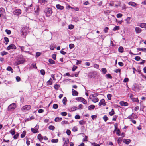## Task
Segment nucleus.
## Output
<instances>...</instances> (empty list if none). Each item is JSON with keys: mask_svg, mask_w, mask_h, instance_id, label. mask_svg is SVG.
<instances>
[{"mask_svg": "<svg viewBox=\"0 0 146 146\" xmlns=\"http://www.w3.org/2000/svg\"><path fill=\"white\" fill-rule=\"evenodd\" d=\"M44 12L46 16L47 17H49L51 16L52 13L51 8L48 7L45 9Z\"/></svg>", "mask_w": 146, "mask_h": 146, "instance_id": "f257e3e1", "label": "nucleus"}, {"mask_svg": "<svg viewBox=\"0 0 146 146\" xmlns=\"http://www.w3.org/2000/svg\"><path fill=\"white\" fill-rule=\"evenodd\" d=\"M25 61V59L22 56L18 57L16 62L17 65L23 63Z\"/></svg>", "mask_w": 146, "mask_h": 146, "instance_id": "f03ea898", "label": "nucleus"}, {"mask_svg": "<svg viewBox=\"0 0 146 146\" xmlns=\"http://www.w3.org/2000/svg\"><path fill=\"white\" fill-rule=\"evenodd\" d=\"M96 96V95L95 94L91 95L90 96L89 98L92 100V101L93 102L96 103L99 101L98 98L95 97Z\"/></svg>", "mask_w": 146, "mask_h": 146, "instance_id": "7ed1b4c3", "label": "nucleus"}, {"mask_svg": "<svg viewBox=\"0 0 146 146\" xmlns=\"http://www.w3.org/2000/svg\"><path fill=\"white\" fill-rule=\"evenodd\" d=\"M27 29V27L23 28L21 30V35L22 36H26L28 34V32L26 31Z\"/></svg>", "mask_w": 146, "mask_h": 146, "instance_id": "20e7f679", "label": "nucleus"}, {"mask_svg": "<svg viewBox=\"0 0 146 146\" xmlns=\"http://www.w3.org/2000/svg\"><path fill=\"white\" fill-rule=\"evenodd\" d=\"M76 100L78 101H80L84 104H86L87 103V101L84 98L82 97H77L76 98Z\"/></svg>", "mask_w": 146, "mask_h": 146, "instance_id": "39448f33", "label": "nucleus"}, {"mask_svg": "<svg viewBox=\"0 0 146 146\" xmlns=\"http://www.w3.org/2000/svg\"><path fill=\"white\" fill-rule=\"evenodd\" d=\"M16 107V104L15 103H13L10 104L8 107V110L10 111L12 110H14Z\"/></svg>", "mask_w": 146, "mask_h": 146, "instance_id": "423d86ee", "label": "nucleus"}, {"mask_svg": "<svg viewBox=\"0 0 146 146\" xmlns=\"http://www.w3.org/2000/svg\"><path fill=\"white\" fill-rule=\"evenodd\" d=\"M13 14L15 15L19 16L21 13V10L19 9H18L15 10L13 12Z\"/></svg>", "mask_w": 146, "mask_h": 146, "instance_id": "0eeeda50", "label": "nucleus"}, {"mask_svg": "<svg viewBox=\"0 0 146 146\" xmlns=\"http://www.w3.org/2000/svg\"><path fill=\"white\" fill-rule=\"evenodd\" d=\"M31 106L30 105H25L22 108V110L24 111H26L30 110L31 108Z\"/></svg>", "mask_w": 146, "mask_h": 146, "instance_id": "6e6552de", "label": "nucleus"}, {"mask_svg": "<svg viewBox=\"0 0 146 146\" xmlns=\"http://www.w3.org/2000/svg\"><path fill=\"white\" fill-rule=\"evenodd\" d=\"M15 46L13 44H11L9 45L7 48V49L9 50L11 49H15L16 48Z\"/></svg>", "mask_w": 146, "mask_h": 146, "instance_id": "1a4fd4ad", "label": "nucleus"}, {"mask_svg": "<svg viewBox=\"0 0 146 146\" xmlns=\"http://www.w3.org/2000/svg\"><path fill=\"white\" fill-rule=\"evenodd\" d=\"M130 98L132 100L133 102H136L137 103H139V100H138L137 98H133L132 95L130 96Z\"/></svg>", "mask_w": 146, "mask_h": 146, "instance_id": "9d476101", "label": "nucleus"}, {"mask_svg": "<svg viewBox=\"0 0 146 146\" xmlns=\"http://www.w3.org/2000/svg\"><path fill=\"white\" fill-rule=\"evenodd\" d=\"M98 105L99 106H101V105L105 106L106 105V103L105 102V100L104 99H101L100 102L99 103Z\"/></svg>", "mask_w": 146, "mask_h": 146, "instance_id": "9b49d317", "label": "nucleus"}, {"mask_svg": "<svg viewBox=\"0 0 146 146\" xmlns=\"http://www.w3.org/2000/svg\"><path fill=\"white\" fill-rule=\"evenodd\" d=\"M131 141V140L129 139H124L123 140V142L127 144H128Z\"/></svg>", "mask_w": 146, "mask_h": 146, "instance_id": "f8f14e48", "label": "nucleus"}, {"mask_svg": "<svg viewBox=\"0 0 146 146\" xmlns=\"http://www.w3.org/2000/svg\"><path fill=\"white\" fill-rule=\"evenodd\" d=\"M135 31L136 33H140L141 31V29L139 27H136L135 28Z\"/></svg>", "mask_w": 146, "mask_h": 146, "instance_id": "ddd939ff", "label": "nucleus"}, {"mask_svg": "<svg viewBox=\"0 0 146 146\" xmlns=\"http://www.w3.org/2000/svg\"><path fill=\"white\" fill-rule=\"evenodd\" d=\"M120 104L122 106H126L128 105L127 103L123 101H121L120 102Z\"/></svg>", "mask_w": 146, "mask_h": 146, "instance_id": "4468645a", "label": "nucleus"}, {"mask_svg": "<svg viewBox=\"0 0 146 146\" xmlns=\"http://www.w3.org/2000/svg\"><path fill=\"white\" fill-rule=\"evenodd\" d=\"M128 4L133 7H135L137 5V4L133 2H130L128 3Z\"/></svg>", "mask_w": 146, "mask_h": 146, "instance_id": "2eb2a0df", "label": "nucleus"}, {"mask_svg": "<svg viewBox=\"0 0 146 146\" xmlns=\"http://www.w3.org/2000/svg\"><path fill=\"white\" fill-rule=\"evenodd\" d=\"M78 92L74 89H72V95L77 96L78 95Z\"/></svg>", "mask_w": 146, "mask_h": 146, "instance_id": "dca6fc26", "label": "nucleus"}, {"mask_svg": "<svg viewBox=\"0 0 146 146\" xmlns=\"http://www.w3.org/2000/svg\"><path fill=\"white\" fill-rule=\"evenodd\" d=\"M137 51H142L145 52H146V48H138L137 49Z\"/></svg>", "mask_w": 146, "mask_h": 146, "instance_id": "f3484780", "label": "nucleus"}, {"mask_svg": "<svg viewBox=\"0 0 146 146\" xmlns=\"http://www.w3.org/2000/svg\"><path fill=\"white\" fill-rule=\"evenodd\" d=\"M95 106L93 105H91L89 106L88 107L89 110H93L95 108Z\"/></svg>", "mask_w": 146, "mask_h": 146, "instance_id": "a211bd4d", "label": "nucleus"}, {"mask_svg": "<svg viewBox=\"0 0 146 146\" xmlns=\"http://www.w3.org/2000/svg\"><path fill=\"white\" fill-rule=\"evenodd\" d=\"M56 7L58 9L60 10H62L64 8V7L63 6H61L59 4L56 5Z\"/></svg>", "mask_w": 146, "mask_h": 146, "instance_id": "6ab92c4d", "label": "nucleus"}, {"mask_svg": "<svg viewBox=\"0 0 146 146\" xmlns=\"http://www.w3.org/2000/svg\"><path fill=\"white\" fill-rule=\"evenodd\" d=\"M37 138L40 141H42L43 140V137H42L41 135L40 134H39L38 135Z\"/></svg>", "mask_w": 146, "mask_h": 146, "instance_id": "aec40b11", "label": "nucleus"}, {"mask_svg": "<svg viewBox=\"0 0 146 146\" xmlns=\"http://www.w3.org/2000/svg\"><path fill=\"white\" fill-rule=\"evenodd\" d=\"M132 116H130L128 117V118L130 119V121H131L133 123L135 124L136 123V121L135 120L132 119L131 118Z\"/></svg>", "mask_w": 146, "mask_h": 146, "instance_id": "412c9836", "label": "nucleus"}, {"mask_svg": "<svg viewBox=\"0 0 146 146\" xmlns=\"http://www.w3.org/2000/svg\"><path fill=\"white\" fill-rule=\"evenodd\" d=\"M62 119L61 117L60 118V117H57L55 119L54 121L56 122H60L62 120Z\"/></svg>", "mask_w": 146, "mask_h": 146, "instance_id": "4be33fe9", "label": "nucleus"}, {"mask_svg": "<svg viewBox=\"0 0 146 146\" xmlns=\"http://www.w3.org/2000/svg\"><path fill=\"white\" fill-rule=\"evenodd\" d=\"M7 70L8 71H11L12 73L13 72V70L12 69V68L10 66H8L7 68Z\"/></svg>", "mask_w": 146, "mask_h": 146, "instance_id": "5701e85b", "label": "nucleus"}, {"mask_svg": "<svg viewBox=\"0 0 146 146\" xmlns=\"http://www.w3.org/2000/svg\"><path fill=\"white\" fill-rule=\"evenodd\" d=\"M131 19V17H128L125 19V21L127 24H129L130 23V21Z\"/></svg>", "mask_w": 146, "mask_h": 146, "instance_id": "b1692460", "label": "nucleus"}, {"mask_svg": "<svg viewBox=\"0 0 146 146\" xmlns=\"http://www.w3.org/2000/svg\"><path fill=\"white\" fill-rule=\"evenodd\" d=\"M141 28H146V24L144 23H141L139 25Z\"/></svg>", "mask_w": 146, "mask_h": 146, "instance_id": "393cba45", "label": "nucleus"}, {"mask_svg": "<svg viewBox=\"0 0 146 146\" xmlns=\"http://www.w3.org/2000/svg\"><path fill=\"white\" fill-rule=\"evenodd\" d=\"M51 78H50V80L47 82V85L49 86L52 84V82L51 80H52Z\"/></svg>", "mask_w": 146, "mask_h": 146, "instance_id": "a878e982", "label": "nucleus"}, {"mask_svg": "<svg viewBox=\"0 0 146 146\" xmlns=\"http://www.w3.org/2000/svg\"><path fill=\"white\" fill-rule=\"evenodd\" d=\"M48 61L49 63L51 64H54L55 63V62L52 60V59H49Z\"/></svg>", "mask_w": 146, "mask_h": 146, "instance_id": "bb28decb", "label": "nucleus"}, {"mask_svg": "<svg viewBox=\"0 0 146 146\" xmlns=\"http://www.w3.org/2000/svg\"><path fill=\"white\" fill-rule=\"evenodd\" d=\"M86 121H85L82 120L79 121V123L80 125H82L85 124L86 123Z\"/></svg>", "mask_w": 146, "mask_h": 146, "instance_id": "cd10ccee", "label": "nucleus"}, {"mask_svg": "<svg viewBox=\"0 0 146 146\" xmlns=\"http://www.w3.org/2000/svg\"><path fill=\"white\" fill-rule=\"evenodd\" d=\"M76 37H69V40L70 42H73V41L75 42V38Z\"/></svg>", "mask_w": 146, "mask_h": 146, "instance_id": "c85d7f7f", "label": "nucleus"}, {"mask_svg": "<svg viewBox=\"0 0 146 146\" xmlns=\"http://www.w3.org/2000/svg\"><path fill=\"white\" fill-rule=\"evenodd\" d=\"M123 48L122 46H121L119 47L118 49V51L119 52L122 53L123 52Z\"/></svg>", "mask_w": 146, "mask_h": 146, "instance_id": "c756f323", "label": "nucleus"}, {"mask_svg": "<svg viewBox=\"0 0 146 146\" xmlns=\"http://www.w3.org/2000/svg\"><path fill=\"white\" fill-rule=\"evenodd\" d=\"M115 113L114 112V110L113 109H112L111 111L109 112V114L110 116H112Z\"/></svg>", "mask_w": 146, "mask_h": 146, "instance_id": "7c9ffc66", "label": "nucleus"}, {"mask_svg": "<svg viewBox=\"0 0 146 146\" xmlns=\"http://www.w3.org/2000/svg\"><path fill=\"white\" fill-rule=\"evenodd\" d=\"M39 7H36V10H35V13L37 15H38L39 13Z\"/></svg>", "mask_w": 146, "mask_h": 146, "instance_id": "2f4dec72", "label": "nucleus"}, {"mask_svg": "<svg viewBox=\"0 0 146 146\" xmlns=\"http://www.w3.org/2000/svg\"><path fill=\"white\" fill-rule=\"evenodd\" d=\"M9 133L11 134L12 135H14L15 134V129L11 130L9 131Z\"/></svg>", "mask_w": 146, "mask_h": 146, "instance_id": "473e14b6", "label": "nucleus"}, {"mask_svg": "<svg viewBox=\"0 0 146 146\" xmlns=\"http://www.w3.org/2000/svg\"><path fill=\"white\" fill-rule=\"evenodd\" d=\"M133 90L136 91L137 92L139 90V89L137 87V86H134V88H133Z\"/></svg>", "mask_w": 146, "mask_h": 146, "instance_id": "72a5a7b5", "label": "nucleus"}, {"mask_svg": "<svg viewBox=\"0 0 146 146\" xmlns=\"http://www.w3.org/2000/svg\"><path fill=\"white\" fill-rule=\"evenodd\" d=\"M81 39L80 37H76L75 38V42H80Z\"/></svg>", "mask_w": 146, "mask_h": 146, "instance_id": "f704fd0d", "label": "nucleus"}, {"mask_svg": "<svg viewBox=\"0 0 146 146\" xmlns=\"http://www.w3.org/2000/svg\"><path fill=\"white\" fill-rule=\"evenodd\" d=\"M67 99L66 97H64L63 99L62 102L64 105H66V103Z\"/></svg>", "mask_w": 146, "mask_h": 146, "instance_id": "c9c22d12", "label": "nucleus"}, {"mask_svg": "<svg viewBox=\"0 0 146 146\" xmlns=\"http://www.w3.org/2000/svg\"><path fill=\"white\" fill-rule=\"evenodd\" d=\"M31 131L33 133H35L38 132V131L36 129H35L33 128H31Z\"/></svg>", "mask_w": 146, "mask_h": 146, "instance_id": "e433bc0d", "label": "nucleus"}, {"mask_svg": "<svg viewBox=\"0 0 146 146\" xmlns=\"http://www.w3.org/2000/svg\"><path fill=\"white\" fill-rule=\"evenodd\" d=\"M56 46L54 45H51L50 46V48L51 50H53L54 48H56Z\"/></svg>", "mask_w": 146, "mask_h": 146, "instance_id": "4c0bfd02", "label": "nucleus"}, {"mask_svg": "<svg viewBox=\"0 0 146 146\" xmlns=\"http://www.w3.org/2000/svg\"><path fill=\"white\" fill-rule=\"evenodd\" d=\"M103 119L105 122H106L109 119L108 118L106 115L103 117Z\"/></svg>", "mask_w": 146, "mask_h": 146, "instance_id": "58836bf2", "label": "nucleus"}, {"mask_svg": "<svg viewBox=\"0 0 146 146\" xmlns=\"http://www.w3.org/2000/svg\"><path fill=\"white\" fill-rule=\"evenodd\" d=\"M61 124L62 125H64V124H69V123L68 121L65 120L61 122Z\"/></svg>", "mask_w": 146, "mask_h": 146, "instance_id": "ea45409f", "label": "nucleus"}, {"mask_svg": "<svg viewBox=\"0 0 146 146\" xmlns=\"http://www.w3.org/2000/svg\"><path fill=\"white\" fill-rule=\"evenodd\" d=\"M8 54V53L7 52H6L5 51H3L1 52V54L2 56H4V55H6Z\"/></svg>", "mask_w": 146, "mask_h": 146, "instance_id": "a19ab883", "label": "nucleus"}, {"mask_svg": "<svg viewBox=\"0 0 146 146\" xmlns=\"http://www.w3.org/2000/svg\"><path fill=\"white\" fill-rule=\"evenodd\" d=\"M106 77L107 78H110V79H112V77L110 74H107L106 75Z\"/></svg>", "mask_w": 146, "mask_h": 146, "instance_id": "79ce46f5", "label": "nucleus"}, {"mask_svg": "<svg viewBox=\"0 0 146 146\" xmlns=\"http://www.w3.org/2000/svg\"><path fill=\"white\" fill-rule=\"evenodd\" d=\"M122 141V138L119 137L117 140V142L118 144H120L121 143Z\"/></svg>", "mask_w": 146, "mask_h": 146, "instance_id": "37998d69", "label": "nucleus"}, {"mask_svg": "<svg viewBox=\"0 0 146 146\" xmlns=\"http://www.w3.org/2000/svg\"><path fill=\"white\" fill-rule=\"evenodd\" d=\"M58 141V139H52L51 140V142L54 143H57Z\"/></svg>", "mask_w": 146, "mask_h": 146, "instance_id": "c03bdc74", "label": "nucleus"}, {"mask_svg": "<svg viewBox=\"0 0 146 146\" xmlns=\"http://www.w3.org/2000/svg\"><path fill=\"white\" fill-rule=\"evenodd\" d=\"M4 40L6 42L5 44H7L9 42V39L7 37H4Z\"/></svg>", "mask_w": 146, "mask_h": 146, "instance_id": "a18cd8bd", "label": "nucleus"}, {"mask_svg": "<svg viewBox=\"0 0 146 146\" xmlns=\"http://www.w3.org/2000/svg\"><path fill=\"white\" fill-rule=\"evenodd\" d=\"M48 128L50 130H54L55 129V127L52 125H50L49 126Z\"/></svg>", "mask_w": 146, "mask_h": 146, "instance_id": "49530a36", "label": "nucleus"}, {"mask_svg": "<svg viewBox=\"0 0 146 146\" xmlns=\"http://www.w3.org/2000/svg\"><path fill=\"white\" fill-rule=\"evenodd\" d=\"M112 96V95L110 94H108L107 95V97L108 98V99L109 100H111V97Z\"/></svg>", "mask_w": 146, "mask_h": 146, "instance_id": "de8ad7c7", "label": "nucleus"}, {"mask_svg": "<svg viewBox=\"0 0 146 146\" xmlns=\"http://www.w3.org/2000/svg\"><path fill=\"white\" fill-rule=\"evenodd\" d=\"M116 131V134L117 135L119 136H120V133L121 132L120 130L118 129Z\"/></svg>", "mask_w": 146, "mask_h": 146, "instance_id": "09e8293b", "label": "nucleus"}, {"mask_svg": "<svg viewBox=\"0 0 146 146\" xmlns=\"http://www.w3.org/2000/svg\"><path fill=\"white\" fill-rule=\"evenodd\" d=\"M40 74L42 75H44L45 74V72L44 70L42 69L40 71Z\"/></svg>", "mask_w": 146, "mask_h": 146, "instance_id": "8fccbe9b", "label": "nucleus"}, {"mask_svg": "<svg viewBox=\"0 0 146 146\" xmlns=\"http://www.w3.org/2000/svg\"><path fill=\"white\" fill-rule=\"evenodd\" d=\"M69 48L70 49L73 48L74 47V45L72 44H70L69 45Z\"/></svg>", "mask_w": 146, "mask_h": 146, "instance_id": "3c124183", "label": "nucleus"}, {"mask_svg": "<svg viewBox=\"0 0 146 146\" xmlns=\"http://www.w3.org/2000/svg\"><path fill=\"white\" fill-rule=\"evenodd\" d=\"M26 132L25 131H23L21 135V138H24Z\"/></svg>", "mask_w": 146, "mask_h": 146, "instance_id": "603ef678", "label": "nucleus"}, {"mask_svg": "<svg viewBox=\"0 0 146 146\" xmlns=\"http://www.w3.org/2000/svg\"><path fill=\"white\" fill-rule=\"evenodd\" d=\"M60 87V86L58 84H55L54 86V88L56 90H58Z\"/></svg>", "mask_w": 146, "mask_h": 146, "instance_id": "864d4df0", "label": "nucleus"}, {"mask_svg": "<svg viewBox=\"0 0 146 146\" xmlns=\"http://www.w3.org/2000/svg\"><path fill=\"white\" fill-rule=\"evenodd\" d=\"M119 29V27L118 26H115L113 29V31L118 30Z\"/></svg>", "mask_w": 146, "mask_h": 146, "instance_id": "5fc2aeb1", "label": "nucleus"}, {"mask_svg": "<svg viewBox=\"0 0 146 146\" xmlns=\"http://www.w3.org/2000/svg\"><path fill=\"white\" fill-rule=\"evenodd\" d=\"M74 27L73 25L71 24L68 26V29H72L74 28Z\"/></svg>", "mask_w": 146, "mask_h": 146, "instance_id": "6e6d98bb", "label": "nucleus"}, {"mask_svg": "<svg viewBox=\"0 0 146 146\" xmlns=\"http://www.w3.org/2000/svg\"><path fill=\"white\" fill-rule=\"evenodd\" d=\"M67 113L66 112H62L61 113V114L62 116H66L67 115Z\"/></svg>", "mask_w": 146, "mask_h": 146, "instance_id": "4d7b16f0", "label": "nucleus"}, {"mask_svg": "<svg viewBox=\"0 0 146 146\" xmlns=\"http://www.w3.org/2000/svg\"><path fill=\"white\" fill-rule=\"evenodd\" d=\"M19 135V134L18 133H17L14 136L13 138L15 139H17L18 136Z\"/></svg>", "mask_w": 146, "mask_h": 146, "instance_id": "13d9d810", "label": "nucleus"}, {"mask_svg": "<svg viewBox=\"0 0 146 146\" xmlns=\"http://www.w3.org/2000/svg\"><path fill=\"white\" fill-rule=\"evenodd\" d=\"M77 107H75V106H74V107H73L71 109V110L72 111H74L76 110L77 109Z\"/></svg>", "mask_w": 146, "mask_h": 146, "instance_id": "bf43d9fd", "label": "nucleus"}, {"mask_svg": "<svg viewBox=\"0 0 146 146\" xmlns=\"http://www.w3.org/2000/svg\"><path fill=\"white\" fill-rule=\"evenodd\" d=\"M108 27H106L104 29V31L105 33H106L108 32Z\"/></svg>", "mask_w": 146, "mask_h": 146, "instance_id": "052dcab7", "label": "nucleus"}, {"mask_svg": "<svg viewBox=\"0 0 146 146\" xmlns=\"http://www.w3.org/2000/svg\"><path fill=\"white\" fill-rule=\"evenodd\" d=\"M53 108L55 109H56L58 108V105L56 104H54L53 106Z\"/></svg>", "mask_w": 146, "mask_h": 146, "instance_id": "680f3d73", "label": "nucleus"}, {"mask_svg": "<svg viewBox=\"0 0 146 146\" xmlns=\"http://www.w3.org/2000/svg\"><path fill=\"white\" fill-rule=\"evenodd\" d=\"M101 70L104 74H105L106 73L107 70L105 68H102Z\"/></svg>", "mask_w": 146, "mask_h": 146, "instance_id": "e2e57ef3", "label": "nucleus"}, {"mask_svg": "<svg viewBox=\"0 0 146 146\" xmlns=\"http://www.w3.org/2000/svg\"><path fill=\"white\" fill-rule=\"evenodd\" d=\"M118 117V116L117 115H114L112 119L113 121H116V119Z\"/></svg>", "mask_w": 146, "mask_h": 146, "instance_id": "0e129e2a", "label": "nucleus"}, {"mask_svg": "<svg viewBox=\"0 0 146 146\" xmlns=\"http://www.w3.org/2000/svg\"><path fill=\"white\" fill-rule=\"evenodd\" d=\"M16 79L17 82H18L21 80V78L19 76H16Z\"/></svg>", "mask_w": 146, "mask_h": 146, "instance_id": "69168bd1", "label": "nucleus"}, {"mask_svg": "<svg viewBox=\"0 0 146 146\" xmlns=\"http://www.w3.org/2000/svg\"><path fill=\"white\" fill-rule=\"evenodd\" d=\"M78 107L77 108L78 109L80 110L83 108V105L81 104H80L78 106Z\"/></svg>", "mask_w": 146, "mask_h": 146, "instance_id": "338daca9", "label": "nucleus"}, {"mask_svg": "<svg viewBox=\"0 0 146 146\" xmlns=\"http://www.w3.org/2000/svg\"><path fill=\"white\" fill-rule=\"evenodd\" d=\"M141 59L140 57L139 56H136L135 57V60L137 61H139Z\"/></svg>", "mask_w": 146, "mask_h": 146, "instance_id": "774afa93", "label": "nucleus"}]
</instances>
